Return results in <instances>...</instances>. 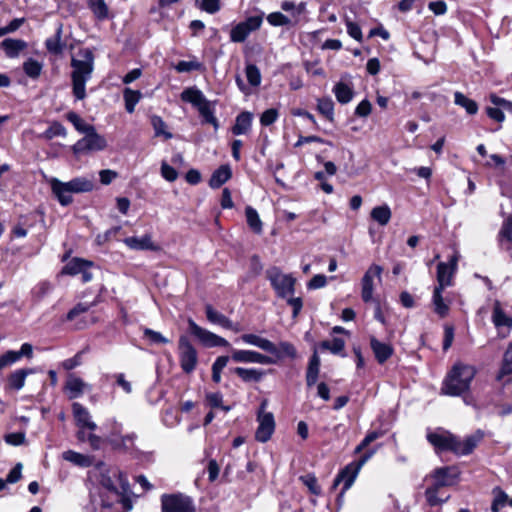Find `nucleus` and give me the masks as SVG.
Here are the masks:
<instances>
[{
  "label": "nucleus",
  "mask_w": 512,
  "mask_h": 512,
  "mask_svg": "<svg viewBox=\"0 0 512 512\" xmlns=\"http://www.w3.org/2000/svg\"><path fill=\"white\" fill-rule=\"evenodd\" d=\"M80 58L71 59L72 92L77 100L86 97V83L92 77L94 70V55L89 49H82L78 52Z\"/></svg>",
  "instance_id": "obj_1"
},
{
  "label": "nucleus",
  "mask_w": 512,
  "mask_h": 512,
  "mask_svg": "<svg viewBox=\"0 0 512 512\" xmlns=\"http://www.w3.org/2000/svg\"><path fill=\"white\" fill-rule=\"evenodd\" d=\"M476 374L473 366L462 363L455 364L445 377L441 394L448 396H460L469 390L470 384Z\"/></svg>",
  "instance_id": "obj_2"
},
{
  "label": "nucleus",
  "mask_w": 512,
  "mask_h": 512,
  "mask_svg": "<svg viewBox=\"0 0 512 512\" xmlns=\"http://www.w3.org/2000/svg\"><path fill=\"white\" fill-rule=\"evenodd\" d=\"M181 100L196 107L205 123L211 124L215 130L219 128V122L214 115V104L204 96L202 91L195 87L186 88L181 93Z\"/></svg>",
  "instance_id": "obj_3"
},
{
  "label": "nucleus",
  "mask_w": 512,
  "mask_h": 512,
  "mask_svg": "<svg viewBox=\"0 0 512 512\" xmlns=\"http://www.w3.org/2000/svg\"><path fill=\"white\" fill-rule=\"evenodd\" d=\"M97 478L102 487L108 491L118 493L117 487L114 483V478H118L121 488L126 491L129 487V482L126 475L117 467H111L104 462H99L95 466Z\"/></svg>",
  "instance_id": "obj_4"
},
{
  "label": "nucleus",
  "mask_w": 512,
  "mask_h": 512,
  "mask_svg": "<svg viewBox=\"0 0 512 512\" xmlns=\"http://www.w3.org/2000/svg\"><path fill=\"white\" fill-rule=\"evenodd\" d=\"M376 453V449H370L366 451L359 459L357 467L354 470H351L349 466L343 469L335 478L333 486L336 487L340 483H343V488L338 495L337 502L341 506L343 503L344 493L350 489L353 485L358 470Z\"/></svg>",
  "instance_id": "obj_5"
},
{
  "label": "nucleus",
  "mask_w": 512,
  "mask_h": 512,
  "mask_svg": "<svg viewBox=\"0 0 512 512\" xmlns=\"http://www.w3.org/2000/svg\"><path fill=\"white\" fill-rule=\"evenodd\" d=\"M266 275L279 297L286 298L294 294L296 280L291 275L283 274L277 267L268 269Z\"/></svg>",
  "instance_id": "obj_6"
},
{
  "label": "nucleus",
  "mask_w": 512,
  "mask_h": 512,
  "mask_svg": "<svg viewBox=\"0 0 512 512\" xmlns=\"http://www.w3.org/2000/svg\"><path fill=\"white\" fill-rule=\"evenodd\" d=\"M180 367L184 373H192L198 365V353L189 338L181 335L178 341Z\"/></svg>",
  "instance_id": "obj_7"
},
{
  "label": "nucleus",
  "mask_w": 512,
  "mask_h": 512,
  "mask_svg": "<svg viewBox=\"0 0 512 512\" xmlns=\"http://www.w3.org/2000/svg\"><path fill=\"white\" fill-rule=\"evenodd\" d=\"M267 405L268 401L266 399L263 400L257 413V421L259 425L255 432V439L261 443L267 442L275 430L274 415L273 413L266 411Z\"/></svg>",
  "instance_id": "obj_8"
},
{
  "label": "nucleus",
  "mask_w": 512,
  "mask_h": 512,
  "mask_svg": "<svg viewBox=\"0 0 512 512\" xmlns=\"http://www.w3.org/2000/svg\"><path fill=\"white\" fill-rule=\"evenodd\" d=\"M106 147L107 141L105 137L97 133L96 129H94L78 140L72 146V151L75 155H80L89 152L102 151L106 149Z\"/></svg>",
  "instance_id": "obj_9"
},
{
  "label": "nucleus",
  "mask_w": 512,
  "mask_h": 512,
  "mask_svg": "<svg viewBox=\"0 0 512 512\" xmlns=\"http://www.w3.org/2000/svg\"><path fill=\"white\" fill-rule=\"evenodd\" d=\"M263 22L262 15H254L236 24L230 32V40L234 43L244 42L248 36L258 30Z\"/></svg>",
  "instance_id": "obj_10"
},
{
  "label": "nucleus",
  "mask_w": 512,
  "mask_h": 512,
  "mask_svg": "<svg viewBox=\"0 0 512 512\" xmlns=\"http://www.w3.org/2000/svg\"><path fill=\"white\" fill-rule=\"evenodd\" d=\"M189 331L206 347H228L229 342L199 326L193 319H188Z\"/></svg>",
  "instance_id": "obj_11"
},
{
  "label": "nucleus",
  "mask_w": 512,
  "mask_h": 512,
  "mask_svg": "<svg viewBox=\"0 0 512 512\" xmlns=\"http://www.w3.org/2000/svg\"><path fill=\"white\" fill-rule=\"evenodd\" d=\"M161 505L163 512H195L192 500L182 494L163 495Z\"/></svg>",
  "instance_id": "obj_12"
},
{
  "label": "nucleus",
  "mask_w": 512,
  "mask_h": 512,
  "mask_svg": "<svg viewBox=\"0 0 512 512\" xmlns=\"http://www.w3.org/2000/svg\"><path fill=\"white\" fill-rule=\"evenodd\" d=\"M231 358L237 363L276 364V359L254 350H233Z\"/></svg>",
  "instance_id": "obj_13"
},
{
  "label": "nucleus",
  "mask_w": 512,
  "mask_h": 512,
  "mask_svg": "<svg viewBox=\"0 0 512 512\" xmlns=\"http://www.w3.org/2000/svg\"><path fill=\"white\" fill-rule=\"evenodd\" d=\"M382 271L383 269L381 266L373 264L365 272L361 281V297L364 302L368 303L373 300L374 279L377 278L380 281Z\"/></svg>",
  "instance_id": "obj_14"
},
{
  "label": "nucleus",
  "mask_w": 512,
  "mask_h": 512,
  "mask_svg": "<svg viewBox=\"0 0 512 512\" xmlns=\"http://www.w3.org/2000/svg\"><path fill=\"white\" fill-rule=\"evenodd\" d=\"M492 322L499 332V335L506 337L512 329V317L508 315L500 301L496 300L493 304Z\"/></svg>",
  "instance_id": "obj_15"
},
{
  "label": "nucleus",
  "mask_w": 512,
  "mask_h": 512,
  "mask_svg": "<svg viewBox=\"0 0 512 512\" xmlns=\"http://www.w3.org/2000/svg\"><path fill=\"white\" fill-rule=\"evenodd\" d=\"M459 470L455 466L440 467L434 470L432 478L438 488L452 486L457 482Z\"/></svg>",
  "instance_id": "obj_16"
},
{
  "label": "nucleus",
  "mask_w": 512,
  "mask_h": 512,
  "mask_svg": "<svg viewBox=\"0 0 512 512\" xmlns=\"http://www.w3.org/2000/svg\"><path fill=\"white\" fill-rule=\"evenodd\" d=\"M458 255L454 254L449 263L440 262L437 266V282L436 286H441L443 288L449 287L452 285V278L457 268Z\"/></svg>",
  "instance_id": "obj_17"
},
{
  "label": "nucleus",
  "mask_w": 512,
  "mask_h": 512,
  "mask_svg": "<svg viewBox=\"0 0 512 512\" xmlns=\"http://www.w3.org/2000/svg\"><path fill=\"white\" fill-rule=\"evenodd\" d=\"M72 413L78 428H87L91 432L97 429V424L92 420L90 412L82 404L74 402L72 404Z\"/></svg>",
  "instance_id": "obj_18"
},
{
  "label": "nucleus",
  "mask_w": 512,
  "mask_h": 512,
  "mask_svg": "<svg viewBox=\"0 0 512 512\" xmlns=\"http://www.w3.org/2000/svg\"><path fill=\"white\" fill-rule=\"evenodd\" d=\"M481 438V434L470 435L463 440L454 436L451 452L457 455H468L475 449Z\"/></svg>",
  "instance_id": "obj_19"
},
{
  "label": "nucleus",
  "mask_w": 512,
  "mask_h": 512,
  "mask_svg": "<svg viewBox=\"0 0 512 512\" xmlns=\"http://www.w3.org/2000/svg\"><path fill=\"white\" fill-rule=\"evenodd\" d=\"M136 439L137 434L135 432L122 435L120 438L107 437L108 443L114 450L124 453H132L135 450Z\"/></svg>",
  "instance_id": "obj_20"
},
{
  "label": "nucleus",
  "mask_w": 512,
  "mask_h": 512,
  "mask_svg": "<svg viewBox=\"0 0 512 512\" xmlns=\"http://www.w3.org/2000/svg\"><path fill=\"white\" fill-rule=\"evenodd\" d=\"M454 435L447 432H430L427 440L437 451H451Z\"/></svg>",
  "instance_id": "obj_21"
},
{
  "label": "nucleus",
  "mask_w": 512,
  "mask_h": 512,
  "mask_svg": "<svg viewBox=\"0 0 512 512\" xmlns=\"http://www.w3.org/2000/svg\"><path fill=\"white\" fill-rule=\"evenodd\" d=\"M240 339L245 343L255 346L267 353H276V344L267 338L258 336L253 333L243 334Z\"/></svg>",
  "instance_id": "obj_22"
},
{
  "label": "nucleus",
  "mask_w": 512,
  "mask_h": 512,
  "mask_svg": "<svg viewBox=\"0 0 512 512\" xmlns=\"http://www.w3.org/2000/svg\"><path fill=\"white\" fill-rule=\"evenodd\" d=\"M53 194L56 196L61 205L66 206L72 202V194L66 182H61L56 178L50 180Z\"/></svg>",
  "instance_id": "obj_23"
},
{
  "label": "nucleus",
  "mask_w": 512,
  "mask_h": 512,
  "mask_svg": "<svg viewBox=\"0 0 512 512\" xmlns=\"http://www.w3.org/2000/svg\"><path fill=\"white\" fill-rule=\"evenodd\" d=\"M124 243L133 250H159V246L152 241V237L148 234L142 237H127L124 239Z\"/></svg>",
  "instance_id": "obj_24"
},
{
  "label": "nucleus",
  "mask_w": 512,
  "mask_h": 512,
  "mask_svg": "<svg viewBox=\"0 0 512 512\" xmlns=\"http://www.w3.org/2000/svg\"><path fill=\"white\" fill-rule=\"evenodd\" d=\"M370 346L376 360L380 364H383L385 361H387L394 352V349L390 344L380 342L375 337H371Z\"/></svg>",
  "instance_id": "obj_25"
},
{
  "label": "nucleus",
  "mask_w": 512,
  "mask_h": 512,
  "mask_svg": "<svg viewBox=\"0 0 512 512\" xmlns=\"http://www.w3.org/2000/svg\"><path fill=\"white\" fill-rule=\"evenodd\" d=\"M445 288L441 286H435L432 296V304L434 306V312L441 318H444L449 313V301L444 299L442 292Z\"/></svg>",
  "instance_id": "obj_26"
},
{
  "label": "nucleus",
  "mask_w": 512,
  "mask_h": 512,
  "mask_svg": "<svg viewBox=\"0 0 512 512\" xmlns=\"http://www.w3.org/2000/svg\"><path fill=\"white\" fill-rule=\"evenodd\" d=\"M205 312L209 322L218 324L223 328L231 329L235 332L239 331V329L233 325L232 321L228 317L215 310L211 305L206 306Z\"/></svg>",
  "instance_id": "obj_27"
},
{
  "label": "nucleus",
  "mask_w": 512,
  "mask_h": 512,
  "mask_svg": "<svg viewBox=\"0 0 512 512\" xmlns=\"http://www.w3.org/2000/svg\"><path fill=\"white\" fill-rule=\"evenodd\" d=\"M253 114L248 111L241 112L235 119L232 133L236 136L247 134L252 126Z\"/></svg>",
  "instance_id": "obj_28"
},
{
  "label": "nucleus",
  "mask_w": 512,
  "mask_h": 512,
  "mask_svg": "<svg viewBox=\"0 0 512 512\" xmlns=\"http://www.w3.org/2000/svg\"><path fill=\"white\" fill-rule=\"evenodd\" d=\"M88 385L79 377L70 374L65 385L66 392L70 399L81 396Z\"/></svg>",
  "instance_id": "obj_29"
},
{
  "label": "nucleus",
  "mask_w": 512,
  "mask_h": 512,
  "mask_svg": "<svg viewBox=\"0 0 512 512\" xmlns=\"http://www.w3.org/2000/svg\"><path fill=\"white\" fill-rule=\"evenodd\" d=\"M1 47L4 49L7 57L16 58L21 51L27 48V43L21 39L7 38L2 41Z\"/></svg>",
  "instance_id": "obj_30"
},
{
  "label": "nucleus",
  "mask_w": 512,
  "mask_h": 512,
  "mask_svg": "<svg viewBox=\"0 0 512 512\" xmlns=\"http://www.w3.org/2000/svg\"><path fill=\"white\" fill-rule=\"evenodd\" d=\"M231 176L232 172L230 167L228 165H222L213 172L209 180V186L213 189L219 188L226 183Z\"/></svg>",
  "instance_id": "obj_31"
},
{
  "label": "nucleus",
  "mask_w": 512,
  "mask_h": 512,
  "mask_svg": "<svg viewBox=\"0 0 512 512\" xmlns=\"http://www.w3.org/2000/svg\"><path fill=\"white\" fill-rule=\"evenodd\" d=\"M233 373L239 376L244 382H259L262 380L265 372L256 368L236 367Z\"/></svg>",
  "instance_id": "obj_32"
},
{
  "label": "nucleus",
  "mask_w": 512,
  "mask_h": 512,
  "mask_svg": "<svg viewBox=\"0 0 512 512\" xmlns=\"http://www.w3.org/2000/svg\"><path fill=\"white\" fill-rule=\"evenodd\" d=\"M92 266L93 263L91 261L81 258H73L63 267L62 274L74 276L80 274L81 271H84V268H90Z\"/></svg>",
  "instance_id": "obj_33"
},
{
  "label": "nucleus",
  "mask_w": 512,
  "mask_h": 512,
  "mask_svg": "<svg viewBox=\"0 0 512 512\" xmlns=\"http://www.w3.org/2000/svg\"><path fill=\"white\" fill-rule=\"evenodd\" d=\"M333 93L335 94L337 101L341 104L349 103L354 96L352 87L343 82H338L335 84Z\"/></svg>",
  "instance_id": "obj_34"
},
{
  "label": "nucleus",
  "mask_w": 512,
  "mask_h": 512,
  "mask_svg": "<svg viewBox=\"0 0 512 512\" xmlns=\"http://www.w3.org/2000/svg\"><path fill=\"white\" fill-rule=\"evenodd\" d=\"M320 370V358L315 351L312 357L309 360L307 372H306V382L307 385L310 387L314 385L318 379Z\"/></svg>",
  "instance_id": "obj_35"
},
{
  "label": "nucleus",
  "mask_w": 512,
  "mask_h": 512,
  "mask_svg": "<svg viewBox=\"0 0 512 512\" xmlns=\"http://www.w3.org/2000/svg\"><path fill=\"white\" fill-rule=\"evenodd\" d=\"M276 362L284 357H289L294 359L297 357V351L293 344L287 341L279 342L278 346L276 345V353H270Z\"/></svg>",
  "instance_id": "obj_36"
},
{
  "label": "nucleus",
  "mask_w": 512,
  "mask_h": 512,
  "mask_svg": "<svg viewBox=\"0 0 512 512\" xmlns=\"http://www.w3.org/2000/svg\"><path fill=\"white\" fill-rule=\"evenodd\" d=\"M371 218L381 226H385L389 223L392 212L388 205L384 204L376 206L371 210Z\"/></svg>",
  "instance_id": "obj_37"
},
{
  "label": "nucleus",
  "mask_w": 512,
  "mask_h": 512,
  "mask_svg": "<svg viewBox=\"0 0 512 512\" xmlns=\"http://www.w3.org/2000/svg\"><path fill=\"white\" fill-rule=\"evenodd\" d=\"M62 457L64 460L71 462L79 467H89L92 464V459L89 456L73 450H67L63 452Z\"/></svg>",
  "instance_id": "obj_38"
},
{
  "label": "nucleus",
  "mask_w": 512,
  "mask_h": 512,
  "mask_svg": "<svg viewBox=\"0 0 512 512\" xmlns=\"http://www.w3.org/2000/svg\"><path fill=\"white\" fill-rule=\"evenodd\" d=\"M66 183L73 193L89 192L94 187L93 181L86 177H77Z\"/></svg>",
  "instance_id": "obj_39"
},
{
  "label": "nucleus",
  "mask_w": 512,
  "mask_h": 512,
  "mask_svg": "<svg viewBox=\"0 0 512 512\" xmlns=\"http://www.w3.org/2000/svg\"><path fill=\"white\" fill-rule=\"evenodd\" d=\"M31 373L29 369H18L8 377V386L13 390H20L25 384L27 375Z\"/></svg>",
  "instance_id": "obj_40"
},
{
  "label": "nucleus",
  "mask_w": 512,
  "mask_h": 512,
  "mask_svg": "<svg viewBox=\"0 0 512 512\" xmlns=\"http://www.w3.org/2000/svg\"><path fill=\"white\" fill-rule=\"evenodd\" d=\"M123 97L125 101V109L128 113H133L135 106L139 103L142 98V93L138 90H132L125 88L123 91Z\"/></svg>",
  "instance_id": "obj_41"
},
{
  "label": "nucleus",
  "mask_w": 512,
  "mask_h": 512,
  "mask_svg": "<svg viewBox=\"0 0 512 512\" xmlns=\"http://www.w3.org/2000/svg\"><path fill=\"white\" fill-rule=\"evenodd\" d=\"M454 103L458 106L463 107L466 112L470 115H474L478 111V105L477 103L466 97L463 93L457 91L454 93Z\"/></svg>",
  "instance_id": "obj_42"
},
{
  "label": "nucleus",
  "mask_w": 512,
  "mask_h": 512,
  "mask_svg": "<svg viewBox=\"0 0 512 512\" xmlns=\"http://www.w3.org/2000/svg\"><path fill=\"white\" fill-rule=\"evenodd\" d=\"M67 120L73 124L75 129L85 135L95 129L93 125L86 123L78 114L75 112H69L66 115Z\"/></svg>",
  "instance_id": "obj_43"
},
{
  "label": "nucleus",
  "mask_w": 512,
  "mask_h": 512,
  "mask_svg": "<svg viewBox=\"0 0 512 512\" xmlns=\"http://www.w3.org/2000/svg\"><path fill=\"white\" fill-rule=\"evenodd\" d=\"M88 7L99 20H104L108 17V6L105 0H87Z\"/></svg>",
  "instance_id": "obj_44"
},
{
  "label": "nucleus",
  "mask_w": 512,
  "mask_h": 512,
  "mask_svg": "<svg viewBox=\"0 0 512 512\" xmlns=\"http://www.w3.org/2000/svg\"><path fill=\"white\" fill-rule=\"evenodd\" d=\"M62 26L60 25L54 37L46 40L45 45L47 50L53 54H61L64 49V44L61 41Z\"/></svg>",
  "instance_id": "obj_45"
},
{
  "label": "nucleus",
  "mask_w": 512,
  "mask_h": 512,
  "mask_svg": "<svg viewBox=\"0 0 512 512\" xmlns=\"http://www.w3.org/2000/svg\"><path fill=\"white\" fill-rule=\"evenodd\" d=\"M317 110L330 122L334 121V103L331 98H320L317 103Z\"/></svg>",
  "instance_id": "obj_46"
},
{
  "label": "nucleus",
  "mask_w": 512,
  "mask_h": 512,
  "mask_svg": "<svg viewBox=\"0 0 512 512\" xmlns=\"http://www.w3.org/2000/svg\"><path fill=\"white\" fill-rule=\"evenodd\" d=\"M246 219L249 227L255 232V233H261L262 232V222L260 220V217L258 215V212L252 208L251 206H247L245 209Z\"/></svg>",
  "instance_id": "obj_47"
},
{
  "label": "nucleus",
  "mask_w": 512,
  "mask_h": 512,
  "mask_svg": "<svg viewBox=\"0 0 512 512\" xmlns=\"http://www.w3.org/2000/svg\"><path fill=\"white\" fill-rule=\"evenodd\" d=\"M151 125L154 129L155 136H163L165 139H171L172 133L167 131L166 123L160 116L153 115L151 116Z\"/></svg>",
  "instance_id": "obj_48"
},
{
  "label": "nucleus",
  "mask_w": 512,
  "mask_h": 512,
  "mask_svg": "<svg viewBox=\"0 0 512 512\" xmlns=\"http://www.w3.org/2000/svg\"><path fill=\"white\" fill-rule=\"evenodd\" d=\"M499 244L502 248L509 249V247H505V243H512V216L509 217L503 224L500 232H499Z\"/></svg>",
  "instance_id": "obj_49"
},
{
  "label": "nucleus",
  "mask_w": 512,
  "mask_h": 512,
  "mask_svg": "<svg viewBox=\"0 0 512 512\" xmlns=\"http://www.w3.org/2000/svg\"><path fill=\"white\" fill-rule=\"evenodd\" d=\"M42 68V64L32 58H29L23 63V70L25 74L32 79H36L40 76Z\"/></svg>",
  "instance_id": "obj_50"
},
{
  "label": "nucleus",
  "mask_w": 512,
  "mask_h": 512,
  "mask_svg": "<svg viewBox=\"0 0 512 512\" xmlns=\"http://www.w3.org/2000/svg\"><path fill=\"white\" fill-rule=\"evenodd\" d=\"M246 78L249 84L253 87H258L261 84V73L255 64H247L245 68Z\"/></svg>",
  "instance_id": "obj_51"
},
{
  "label": "nucleus",
  "mask_w": 512,
  "mask_h": 512,
  "mask_svg": "<svg viewBox=\"0 0 512 512\" xmlns=\"http://www.w3.org/2000/svg\"><path fill=\"white\" fill-rule=\"evenodd\" d=\"M439 489L440 488L434 485L426 489L425 496L429 505L436 506L446 502L449 499V495H446L444 497H438Z\"/></svg>",
  "instance_id": "obj_52"
},
{
  "label": "nucleus",
  "mask_w": 512,
  "mask_h": 512,
  "mask_svg": "<svg viewBox=\"0 0 512 512\" xmlns=\"http://www.w3.org/2000/svg\"><path fill=\"white\" fill-rule=\"evenodd\" d=\"M321 348L329 350L332 354H341L345 347V341L342 338H334L331 341H323Z\"/></svg>",
  "instance_id": "obj_53"
},
{
  "label": "nucleus",
  "mask_w": 512,
  "mask_h": 512,
  "mask_svg": "<svg viewBox=\"0 0 512 512\" xmlns=\"http://www.w3.org/2000/svg\"><path fill=\"white\" fill-rule=\"evenodd\" d=\"M512 374V344L508 347L504 354L503 364L497 376L501 380L505 375Z\"/></svg>",
  "instance_id": "obj_54"
},
{
  "label": "nucleus",
  "mask_w": 512,
  "mask_h": 512,
  "mask_svg": "<svg viewBox=\"0 0 512 512\" xmlns=\"http://www.w3.org/2000/svg\"><path fill=\"white\" fill-rule=\"evenodd\" d=\"M508 503V495L501 489L494 490V500L492 502V512H499Z\"/></svg>",
  "instance_id": "obj_55"
},
{
  "label": "nucleus",
  "mask_w": 512,
  "mask_h": 512,
  "mask_svg": "<svg viewBox=\"0 0 512 512\" xmlns=\"http://www.w3.org/2000/svg\"><path fill=\"white\" fill-rule=\"evenodd\" d=\"M98 303L97 300L93 301L90 304L86 303H78L75 307H73L66 316V320L73 321L79 315L86 313L91 307L95 306Z\"/></svg>",
  "instance_id": "obj_56"
},
{
  "label": "nucleus",
  "mask_w": 512,
  "mask_h": 512,
  "mask_svg": "<svg viewBox=\"0 0 512 512\" xmlns=\"http://www.w3.org/2000/svg\"><path fill=\"white\" fill-rule=\"evenodd\" d=\"M67 135L66 128L59 122H53L50 127L44 132V138L50 140L57 136L65 137Z\"/></svg>",
  "instance_id": "obj_57"
},
{
  "label": "nucleus",
  "mask_w": 512,
  "mask_h": 512,
  "mask_svg": "<svg viewBox=\"0 0 512 512\" xmlns=\"http://www.w3.org/2000/svg\"><path fill=\"white\" fill-rule=\"evenodd\" d=\"M199 8L209 14H215L221 9V0H199Z\"/></svg>",
  "instance_id": "obj_58"
},
{
  "label": "nucleus",
  "mask_w": 512,
  "mask_h": 512,
  "mask_svg": "<svg viewBox=\"0 0 512 512\" xmlns=\"http://www.w3.org/2000/svg\"><path fill=\"white\" fill-rule=\"evenodd\" d=\"M303 484L309 489L312 494L318 495L321 492L320 486L318 485L317 478L312 474H307L300 477Z\"/></svg>",
  "instance_id": "obj_59"
},
{
  "label": "nucleus",
  "mask_w": 512,
  "mask_h": 512,
  "mask_svg": "<svg viewBox=\"0 0 512 512\" xmlns=\"http://www.w3.org/2000/svg\"><path fill=\"white\" fill-rule=\"evenodd\" d=\"M267 21L272 26H286L290 24V19L281 12H273L267 16Z\"/></svg>",
  "instance_id": "obj_60"
},
{
  "label": "nucleus",
  "mask_w": 512,
  "mask_h": 512,
  "mask_svg": "<svg viewBox=\"0 0 512 512\" xmlns=\"http://www.w3.org/2000/svg\"><path fill=\"white\" fill-rule=\"evenodd\" d=\"M345 24L349 36H351L356 41L361 42L363 35L360 26L348 18L345 20Z\"/></svg>",
  "instance_id": "obj_61"
},
{
  "label": "nucleus",
  "mask_w": 512,
  "mask_h": 512,
  "mask_svg": "<svg viewBox=\"0 0 512 512\" xmlns=\"http://www.w3.org/2000/svg\"><path fill=\"white\" fill-rule=\"evenodd\" d=\"M143 333L144 337L148 339L151 343H169V340L166 337H164L160 332L154 331L150 328H145Z\"/></svg>",
  "instance_id": "obj_62"
},
{
  "label": "nucleus",
  "mask_w": 512,
  "mask_h": 512,
  "mask_svg": "<svg viewBox=\"0 0 512 512\" xmlns=\"http://www.w3.org/2000/svg\"><path fill=\"white\" fill-rule=\"evenodd\" d=\"M279 116L278 110L275 108H270L265 110L261 117H260V123L263 126H269L273 124Z\"/></svg>",
  "instance_id": "obj_63"
},
{
  "label": "nucleus",
  "mask_w": 512,
  "mask_h": 512,
  "mask_svg": "<svg viewBox=\"0 0 512 512\" xmlns=\"http://www.w3.org/2000/svg\"><path fill=\"white\" fill-rule=\"evenodd\" d=\"M161 175L169 182H174L178 178V172L165 161L161 164Z\"/></svg>",
  "instance_id": "obj_64"
}]
</instances>
